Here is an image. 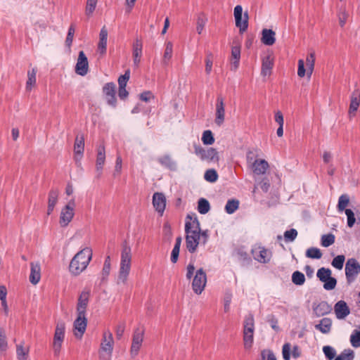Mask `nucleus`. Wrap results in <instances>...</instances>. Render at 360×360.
I'll return each mask as SVG.
<instances>
[{"mask_svg":"<svg viewBox=\"0 0 360 360\" xmlns=\"http://www.w3.org/2000/svg\"><path fill=\"white\" fill-rule=\"evenodd\" d=\"M92 255V250L90 248H85L79 251L70 261V272L74 276H79L88 266Z\"/></svg>","mask_w":360,"mask_h":360,"instance_id":"1","label":"nucleus"},{"mask_svg":"<svg viewBox=\"0 0 360 360\" xmlns=\"http://www.w3.org/2000/svg\"><path fill=\"white\" fill-rule=\"evenodd\" d=\"M114 340L112 333L109 330L105 331L99 349V358L101 360H110Z\"/></svg>","mask_w":360,"mask_h":360,"instance_id":"2","label":"nucleus"},{"mask_svg":"<svg viewBox=\"0 0 360 360\" xmlns=\"http://www.w3.org/2000/svg\"><path fill=\"white\" fill-rule=\"evenodd\" d=\"M186 245L188 252L193 253L195 252L200 240V233L195 231H191V221H186L185 224Z\"/></svg>","mask_w":360,"mask_h":360,"instance_id":"3","label":"nucleus"},{"mask_svg":"<svg viewBox=\"0 0 360 360\" xmlns=\"http://www.w3.org/2000/svg\"><path fill=\"white\" fill-rule=\"evenodd\" d=\"M194 153L201 160L207 162H218L219 160V153L214 148L205 149L199 145H194Z\"/></svg>","mask_w":360,"mask_h":360,"instance_id":"4","label":"nucleus"},{"mask_svg":"<svg viewBox=\"0 0 360 360\" xmlns=\"http://www.w3.org/2000/svg\"><path fill=\"white\" fill-rule=\"evenodd\" d=\"M332 271L329 268L321 267L316 273L317 278L323 283V288L326 290L335 289L337 285V279L331 276Z\"/></svg>","mask_w":360,"mask_h":360,"instance_id":"5","label":"nucleus"},{"mask_svg":"<svg viewBox=\"0 0 360 360\" xmlns=\"http://www.w3.org/2000/svg\"><path fill=\"white\" fill-rule=\"evenodd\" d=\"M65 323L63 321H58L56 326L53 342V349L55 356H58L60 354L62 343L65 338Z\"/></svg>","mask_w":360,"mask_h":360,"instance_id":"6","label":"nucleus"},{"mask_svg":"<svg viewBox=\"0 0 360 360\" xmlns=\"http://www.w3.org/2000/svg\"><path fill=\"white\" fill-rule=\"evenodd\" d=\"M360 273V264L355 258L348 259L345 264V275L347 283L354 282Z\"/></svg>","mask_w":360,"mask_h":360,"instance_id":"7","label":"nucleus"},{"mask_svg":"<svg viewBox=\"0 0 360 360\" xmlns=\"http://www.w3.org/2000/svg\"><path fill=\"white\" fill-rule=\"evenodd\" d=\"M207 283V276L202 268L198 269L195 272L192 282V289L197 295L202 293Z\"/></svg>","mask_w":360,"mask_h":360,"instance_id":"8","label":"nucleus"},{"mask_svg":"<svg viewBox=\"0 0 360 360\" xmlns=\"http://www.w3.org/2000/svg\"><path fill=\"white\" fill-rule=\"evenodd\" d=\"M234 18L236 21V26L239 28V32L243 34L248 27V13L245 12L243 19V8L240 5H237L234 8Z\"/></svg>","mask_w":360,"mask_h":360,"instance_id":"9","label":"nucleus"},{"mask_svg":"<svg viewBox=\"0 0 360 360\" xmlns=\"http://www.w3.org/2000/svg\"><path fill=\"white\" fill-rule=\"evenodd\" d=\"M75 206V202L74 199L70 200L68 203L62 209L59 223L62 227L67 226L69 223L72 221L75 212L74 207Z\"/></svg>","mask_w":360,"mask_h":360,"instance_id":"10","label":"nucleus"},{"mask_svg":"<svg viewBox=\"0 0 360 360\" xmlns=\"http://www.w3.org/2000/svg\"><path fill=\"white\" fill-rule=\"evenodd\" d=\"M103 93L105 96L107 103L115 108L117 105V99L115 97V84L113 82H108L103 87Z\"/></svg>","mask_w":360,"mask_h":360,"instance_id":"11","label":"nucleus"},{"mask_svg":"<svg viewBox=\"0 0 360 360\" xmlns=\"http://www.w3.org/2000/svg\"><path fill=\"white\" fill-rule=\"evenodd\" d=\"M89 70V63L86 56L83 51L79 52L77 61L75 65V72L80 75L84 76Z\"/></svg>","mask_w":360,"mask_h":360,"instance_id":"12","label":"nucleus"},{"mask_svg":"<svg viewBox=\"0 0 360 360\" xmlns=\"http://www.w3.org/2000/svg\"><path fill=\"white\" fill-rule=\"evenodd\" d=\"M85 315L84 314H77V317L74 321L75 335L77 338H82L86 330L87 319Z\"/></svg>","mask_w":360,"mask_h":360,"instance_id":"13","label":"nucleus"},{"mask_svg":"<svg viewBox=\"0 0 360 360\" xmlns=\"http://www.w3.org/2000/svg\"><path fill=\"white\" fill-rule=\"evenodd\" d=\"M143 339V330L140 328H136L133 334L132 344L131 347V354L132 356H136L141 346Z\"/></svg>","mask_w":360,"mask_h":360,"instance_id":"14","label":"nucleus"},{"mask_svg":"<svg viewBox=\"0 0 360 360\" xmlns=\"http://www.w3.org/2000/svg\"><path fill=\"white\" fill-rule=\"evenodd\" d=\"M225 120V109L224 98L221 96H218L216 103V117L215 123L218 126H221Z\"/></svg>","mask_w":360,"mask_h":360,"instance_id":"15","label":"nucleus"},{"mask_svg":"<svg viewBox=\"0 0 360 360\" xmlns=\"http://www.w3.org/2000/svg\"><path fill=\"white\" fill-rule=\"evenodd\" d=\"M153 205L155 210L162 216L166 207V198L162 193H155L153 195Z\"/></svg>","mask_w":360,"mask_h":360,"instance_id":"16","label":"nucleus"},{"mask_svg":"<svg viewBox=\"0 0 360 360\" xmlns=\"http://www.w3.org/2000/svg\"><path fill=\"white\" fill-rule=\"evenodd\" d=\"M334 311L338 319H344L350 314V309L344 300L335 303Z\"/></svg>","mask_w":360,"mask_h":360,"instance_id":"17","label":"nucleus"},{"mask_svg":"<svg viewBox=\"0 0 360 360\" xmlns=\"http://www.w3.org/2000/svg\"><path fill=\"white\" fill-rule=\"evenodd\" d=\"M105 160V152L104 146H99L97 148L96 167L97 172L96 177L99 179L102 175L103 167Z\"/></svg>","mask_w":360,"mask_h":360,"instance_id":"18","label":"nucleus"},{"mask_svg":"<svg viewBox=\"0 0 360 360\" xmlns=\"http://www.w3.org/2000/svg\"><path fill=\"white\" fill-rule=\"evenodd\" d=\"M360 105V91L355 89L350 97V104L349 108V115L354 116Z\"/></svg>","mask_w":360,"mask_h":360,"instance_id":"19","label":"nucleus"},{"mask_svg":"<svg viewBox=\"0 0 360 360\" xmlns=\"http://www.w3.org/2000/svg\"><path fill=\"white\" fill-rule=\"evenodd\" d=\"M89 291H82L78 298L77 304V314H86V307L89 303Z\"/></svg>","mask_w":360,"mask_h":360,"instance_id":"20","label":"nucleus"},{"mask_svg":"<svg viewBox=\"0 0 360 360\" xmlns=\"http://www.w3.org/2000/svg\"><path fill=\"white\" fill-rule=\"evenodd\" d=\"M59 195V190L58 188H52L49 192L48 195V208L47 214L50 215L54 210L56 205L58 202Z\"/></svg>","mask_w":360,"mask_h":360,"instance_id":"21","label":"nucleus"},{"mask_svg":"<svg viewBox=\"0 0 360 360\" xmlns=\"http://www.w3.org/2000/svg\"><path fill=\"white\" fill-rule=\"evenodd\" d=\"M41 278V266L40 264L37 262L30 263V281L32 284L36 285L39 283Z\"/></svg>","mask_w":360,"mask_h":360,"instance_id":"22","label":"nucleus"},{"mask_svg":"<svg viewBox=\"0 0 360 360\" xmlns=\"http://www.w3.org/2000/svg\"><path fill=\"white\" fill-rule=\"evenodd\" d=\"M261 41L266 46H272L276 41V32L271 29H263Z\"/></svg>","mask_w":360,"mask_h":360,"instance_id":"23","label":"nucleus"},{"mask_svg":"<svg viewBox=\"0 0 360 360\" xmlns=\"http://www.w3.org/2000/svg\"><path fill=\"white\" fill-rule=\"evenodd\" d=\"M131 247L125 240L122 243L121 262L120 264L131 265Z\"/></svg>","mask_w":360,"mask_h":360,"instance_id":"24","label":"nucleus"},{"mask_svg":"<svg viewBox=\"0 0 360 360\" xmlns=\"http://www.w3.org/2000/svg\"><path fill=\"white\" fill-rule=\"evenodd\" d=\"M240 59V46H233L231 48V70L236 71L239 66Z\"/></svg>","mask_w":360,"mask_h":360,"instance_id":"25","label":"nucleus"},{"mask_svg":"<svg viewBox=\"0 0 360 360\" xmlns=\"http://www.w3.org/2000/svg\"><path fill=\"white\" fill-rule=\"evenodd\" d=\"M108 30L103 26L99 34V42L98 45V51L101 54H104L107 49Z\"/></svg>","mask_w":360,"mask_h":360,"instance_id":"26","label":"nucleus"},{"mask_svg":"<svg viewBox=\"0 0 360 360\" xmlns=\"http://www.w3.org/2000/svg\"><path fill=\"white\" fill-rule=\"evenodd\" d=\"M252 165L254 173L257 175L265 174L269 168V164L265 160H255Z\"/></svg>","mask_w":360,"mask_h":360,"instance_id":"27","label":"nucleus"},{"mask_svg":"<svg viewBox=\"0 0 360 360\" xmlns=\"http://www.w3.org/2000/svg\"><path fill=\"white\" fill-rule=\"evenodd\" d=\"M274 67V62L269 56L262 60L261 75L264 77L269 76Z\"/></svg>","mask_w":360,"mask_h":360,"instance_id":"28","label":"nucleus"},{"mask_svg":"<svg viewBox=\"0 0 360 360\" xmlns=\"http://www.w3.org/2000/svg\"><path fill=\"white\" fill-rule=\"evenodd\" d=\"M254 258L262 264H266L270 261L271 252L266 248H262L258 253L254 255Z\"/></svg>","mask_w":360,"mask_h":360,"instance_id":"29","label":"nucleus"},{"mask_svg":"<svg viewBox=\"0 0 360 360\" xmlns=\"http://www.w3.org/2000/svg\"><path fill=\"white\" fill-rule=\"evenodd\" d=\"M331 307L326 301L321 302L316 307L314 308V311L317 316H322L328 314L331 311Z\"/></svg>","mask_w":360,"mask_h":360,"instance_id":"30","label":"nucleus"},{"mask_svg":"<svg viewBox=\"0 0 360 360\" xmlns=\"http://www.w3.org/2000/svg\"><path fill=\"white\" fill-rule=\"evenodd\" d=\"M332 326V321L329 318H323L319 324L315 326L316 329L319 330L323 334H327L330 331Z\"/></svg>","mask_w":360,"mask_h":360,"instance_id":"31","label":"nucleus"},{"mask_svg":"<svg viewBox=\"0 0 360 360\" xmlns=\"http://www.w3.org/2000/svg\"><path fill=\"white\" fill-rule=\"evenodd\" d=\"M255 319L252 314L245 316L243 323V333H254Z\"/></svg>","mask_w":360,"mask_h":360,"instance_id":"32","label":"nucleus"},{"mask_svg":"<svg viewBox=\"0 0 360 360\" xmlns=\"http://www.w3.org/2000/svg\"><path fill=\"white\" fill-rule=\"evenodd\" d=\"M84 150V138L83 135H77L74 144V152L76 155H82Z\"/></svg>","mask_w":360,"mask_h":360,"instance_id":"33","label":"nucleus"},{"mask_svg":"<svg viewBox=\"0 0 360 360\" xmlns=\"http://www.w3.org/2000/svg\"><path fill=\"white\" fill-rule=\"evenodd\" d=\"M314 64H315V53L311 52L309 53L306 58V65H307V77L309 78L311 77L314 69Z\"/></svg>","mask_w":360,"mask_h":360,"instance_id":"34","label":"nucleus"},{"mask_svg":"<svg viewBox=\"0 0 360 360\" xmlns=\"http://www.w3.org/2000/svg\"><path fill=\"white\" fill-rule=\"evenodd\" d=\"M37 71L36 68H32L31 71L29 70L27 72V80L26 82V89L27 91H30L36 84Z\"/></svg>","mask_w":360,"mask_h":360,"instance_id":"35","label":"nucleus"},{"mask_svg":"<svg viewBox=\"0 0 360 360\" xmlns=\"http://www.w3.org/2000/svg\"><path fill=\"white\" fill-rule=\"evenodd\" d=\"M210 210V205L209 201L203 198L199 199L198 202V211L201 214H207Z\"/></svg>","mask_w":360,"mask_h":360,"instance_id":"36","label":"nucleus"},{"mask_svg":"<svg viewBox=\"0 0 360 360\" xmlns=\"http://www.w3.org/2000/svg\"><path fill=\"white\" fill-rule=\"evenodd\" d=\"M239 207V200L237 199H229L228 200L225 205V211L227 214H233L235 212Z\"/></svg>","mask_w":360,"mask_h":360,"instance_id":"37","label":"nucleus"},{"mask_svg":"<svg viewBox=\"0 0 360 360\" xmlns=\"http://www.w3.org/2000/svg\"><path fill=\"white\" fill-rule=\"evenodd\" d=\"M131 269V265L120 264V268L119 271L118 280L124 283L127 281Z\"/></svg>","mask_w":360,"mask_h":360,"instance_id":"38","label":"nucleus"},{"mask_svg":"<svg viewBox=\"0 0 360 360\" xmlns=\"http://www.w3.org/2000/svg\"><path fill=\"white\" fill-rule=\"evenodd\" d=\"M354 352L351 349H344L334 360H354Z\"/></svg>","mask_w":360,"mask_h":360,"instance_id":"39","label":"nucleus"},{"mask_svg":"<svg viewBox=\"0 0 360 360\" xmlns=\"http://www.w3.org/2000/svg\"><path fill=\"white\" fill-rule=\"evenodd\" d=\"M173 52V44L171 41H167L165 44V50L163 56V63L168 64V61L171 59Z\"/></svg>","mask_w":360,"mask_h":360,"instance_id":"40","label":"nucleus"},{"mask_svg":"<svg viewBox=\"0 0 360 360\" xmlns=\"http://www.w3.org/2000/svg\"><path fill=\"white\" fill-rule=\"evenodd\" d=\"M292 282L296 285H302L305 282V276L303 273L295 271L292 274Z\"/></svg>","mask_w":360,"mask_h":360,"instance_id":"41","label":"nucleus"},{"mask_svg":"<svg viewBox=\"0 0 360 360\" xmlns=\"http://www.w3.org/2000/svg\"><path fill=\"white\" fill-rule=\"evenodd\" d=\"M8 342L4 330L0 327V356L7 350Z\"/></svg>","mask_w":360,"mask_h":360,"instance_id":"42","label":"nucleus"},{"mask_svg":"<svg viewBox=\"0 0 360 360\" xmlns=\"http://www.w3.org/2000/svg\"><path fill=\"white\" fill-rule=\"evenodd\" d=\"M110 257L108 255L104 261L103 269H102V281H105L110 274Z\"/></svg>","mask_w":360,"mask_h":360,"instance_id":"43","label":"nucleus"},{"mask_svg":"<svg viewBox=\"0 0 360 360\" xmlns=\"http://www.w3.org/2000/svg\"><path fill=\"white\" fill-rule=\"evenodd\" d=\"M202 141L204 145H212L214 143V137L211 130H205L202 133Z\"/></svg>","mask_w":360,"mask_h":360,"instance_id":"44","label":"nucleus"},{"mask_svg":"<svg viewBox=\"0 0 360 360\" xmlns=\"http://www.w3.org/2000/svg\"><path fill=\"white\" fill-rule=\"evenodd\" d=\"M349 202V198L347 195L343 194L338 199V203L337 205L339 212L345 211L346 207Z\"/></svg>","mask_w":360,"mask_h":360,"instance_id":"45","label":"nucleus"},{"mask_svg":"<svg viewBox=\"0 0 360 360\" xmlns=\"http://www.w3.org/2000/svg\"><path fill=\"white\" fill-rule=\"evenodd\" d=\"M306 257L311 259H319L322 257V252L317 248H310L306 251Z\"/></svg>","mask_w":360,"mask_h":360,"instance_id":"46","label":"nucleus"},{"mask_svg":"<svg viewBox=\"0 0 360 360\" xmlns=\"http://www.w3.org/2000/svg\"><path fill=\"white\" fill-rule=\"evenodd\" d=\"M218 177V174L214 169H207L204 174L205 179L210 183H214L217 181Z\"/></svg>","mask_w":360,"mask_h":360,"instance_id":"47","label":"nucleus"},{"mask_svg":"<svg viewBox=\"0 0 360 360\" xmlns=\"http://www.w3.org/2000/svg\"><path fill=\"white\" fill-rule=\"evenodd\" d=\"M335 239V237L333 233L323 235L321 237V244L323 247H329L334 243Z\"/></svg>","mask_w":360,"mask_h":360,"instance_id":"48","label":"nucleus"},{"mask_svg":"<svg viewBox=\"0 0 360 360\" xmlns=\"http://www.w3.org/2000/svg\"><path fill=\"white\" fill-rule=\"evenodd\" d=\"M142 41L141 39H139L138 38L135 39L133 44V52L132 55L133 56H135L137 58L138 56H142Z\"/></svg>","mask_w":360,"mask_h":360,"instance_id":"49","label":"nucleus"},{"mask_svg":"<svg viewBox=\"0 0 360 360\" xmlns=\"http://www.w3.org/2000/svg\"><path fill=\"white\" fill-rule=\"evenodd\" d=\"M28 348H25L22 345H17L16 354L18 360H27L28 356Z\"/></svg>","mask_w":360,"mask_h":360,"instance_id":"50","label":"nucleus"},{"mask_svg":"<svg viewBox=\"0 0 360 360\" xmlns=\"http://www.w3.org/2000/svg\"><path fill=\"white\" fill-rule=\"evenodd\" d=\"M323 352L327 360L335 359L336 356V352L333 347L329 345L324 346L323 347Z\"/></svg>","mask_w":360,"mask_h":360,"instance_id":"51","label":"nucleus"},{"mask_svg":"<svg viewBox=\"0 0 360 360\" xmlns=\"http://www.w3.org/2000/svg\"><path fill=\"white\" fill-rule=\"evenodd\" d=\"M350 342L354 347H360V331L354 330L350 336Z\"/></svg>","mask_w":360,"mask_h":360,"instance_id":"52","label":"nucleus"},{"mask_svg":"<svg viewBox=\"0 0 360 360\" xmlns=\"http://www.w3.org/2000/svg\"><path fill=\"white\" fill-rule=\"evenodd\" d=\"M345 257L343 255H338L332 261V266L337 269L341 270L343 267Z\"/></svg>","mask_w":360,"mask_h":360,"instance_id":"53","label":"nucleus"},{"mask_svg":"<svg viewBox=\"0 0 360 360\" xmlns=\"http://www.w3.org/2000/svg\"><path fill=\"white\" fill-rule=\"evenodd\" d=\"M75 32V25L72 24L69 27V29L68 31V34H67L66 39H65V46H68V48H70L72 46Z\"/></svg>","mask_w":360,"mask_h":360,"instance_id":"54","label":"nucleus"},{"mask_svg":"<svg viewBox=\"0 0 360 360\" xmlns=\"http://www.w3.org/2000/svg\"><path fill=\"white\" fill-rule=\"evenodd\" d=\"M254 340V333H243V342L245 349H249L252 347Z\"/></svg>","mask_w":360,"mask_h":360,"instance_id":"55","label":"nucleus"},{"mask_svg":"<svg viewBox=\"0 0 360 360\" xmlns=\"http://www.w3.org/2000/svg\"><path fill=\"white\" fill-rule=\"evenodd\" d=\"M163 237L167 241L170 242L172 238V231L170 224L166 222L163 225Z\"/></svg>","mask_w":360,"mask_h":360,"instance_id":"56","label":"nucleus"},{"mask_svg":"<svg viewBox=\"0 0 360 360\" xmlns=\"http://www.w3.org/2000/svg\"><path fill=\"white\" fill-rule=\"evenodd\" d=\"M130 78V70L128 69L125 70L124 74L122 75L118 78V85L119 87L124 86L126 87L127 82Z\"/></svg>","mask_w":360,"mask_h":360,"instance_id":"57","label":"nucleus"},{"mask_svg":"<svg viewBox=\"0 0 360 360\" xmlns=\"http://www.w3.org/2000/svg\"><path fill=\"white\" fill-rule=\"evenodd\" d=\"M297 236V231L295 229H291L285 231L284 238L286 242H292L295 240Z\"/></svg>","mask_w":360,"mask_h":360,"instance_id":"58","label":"nucleus"},{"mask_svg":"<svg viewBox=\"0 0 360 360\" xmlns=\"http://www.w3.org/2000/svg\"><path fill=\"white\" fill-rule=\"evenodd\" d=\"M158 162L163 166L172 169L174 166V162H172L171 158L166 155L162 157L158 158Z\"/></svg>","mask_w":360,"mask_h":360,"instance_id":"59","label":"nucleus"},{"mask_svg":"<svg viewBox=\"0 0 360 360\" xmlns=\"http://www.w3.org/2000/svg\"><path fill=\"white\" fill-rule=\"evenodd\" d=\"M98 0H87L86 6V15L90 16L94 13Z\"/></svg>","mask_w":360,"mask_h":360,"instance_id":"60","label":"nucleus"},{"mask_svg":"<svg viewBox=\"0 0 360 360\" xmlns=\"http://www.w3.org/2000/svg\"><path fill=\"white\" fill-rule=\"evenodd\" d=\"M345 214L347 217V226L352 228L356 221L354 213L351 209H347L345 210Z\"/></svg>","mask_w":360,"mask_h":360,"instance_id":"61","label":"nucleus"},{"mask_svg":"<svg viewBox=\"0 0 360 360\" xmlns=\"http://www.w3.org/2000/svg\"><path fill=\"white\" fill-rule=\"evenodd\" d=\"M186 219H189L192 220L191 223V231H195V232L200 233V222L196 216L193 219L190 214H188Z\"/></svg>","mask_w":360,"mask_h":360,"instance_id":"62","label":"nucleus"},{"mask_svg":"<svg viewBox=\"0 0 360 360\" xmlns=\"http://www.w3.org/2000/svg\"><path fill=\"white\" fill-rule=\"evenodd\" d=\"M267 321L270 323L272 329L276 332L279 331L280 328L278 326V319L274 314H270L267 316Z\"/></svg>","mask_w":360,"mask_h":360,"instance_id":"63","label":"nucleus"},{"mask_svg":"<svg viewBox=\"0 0 360 360\" xmlns=\"http://www.w3.org/2000/svg\"><path fill=\"white\" fill-rule=\"evenodd\" d=\"M290 349L291 345L289 342H287L283 345L282 349V354L284 360H290Z\"/></svg>","mask_w":360,"mask_h":360,"instance_id":"64","label":"nucleus"}]
</instances>
